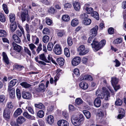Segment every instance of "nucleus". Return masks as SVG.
<instances>
[{"instance_id": "1", "label": "nucleus", "mask_w": 126, "mask_h": 126, "mask_svg": "<svg viewBox=\"0 0 126 126\" xmlns=\"http://www.w3.org/2000/svg\"><path fill=\"white\" fill-rule=\"evenodd\" d=\"M87 42L90 43L93 49L98 51L103 47L105 45V40H102L100 42H98L97 40H88Z\"/></svg>"}, {"instance_id": "2", "label": "nucleus", "mask_w": 126, "mask_h": 126, "mask_svg": "<svg viewBox=\"0 0 126 126\" xmlns=\"http://www.w3.org/2000/svg\"><path fill=\"white\" fill-rule=\"evenodd\" d=\"M83 115L80 114L79 116H73L71 118V122L73 124L76 126H79L81 124V122L84 120Z\"/></svg>"}, {"instance_id": "3", "label": "nucleus", "mask_w": 126, "mask_h": 126, "mask_svg": "<svg viewBox=\"0 0 126 126\" xmlns=\"http://www.w3.org/2000/svg\"><path fill=\"white\" fill-rule=\"evenodd\" d=\"M96 96H100V95L102 96V95H104V98L105 97V99L106 100H108V98L110 96V95L109 92L104 87L102 88V92L100 90H97L96 92Z\"/></svg>"}, {"instance_id": "4", "label": "nucleus", "mask_w": 126, "mask_h": 126, "mask_svg": "<svg viewBox=\"0 0 126 126\" xmlns=\"http://www.w3.org/2000/svg\"><path fill=\"white\" fill-rule=\"evenodd\" d=\"M21 19L22 22L25 21L26 20L27 22L29 21L30 18L28 15V10H25L21 13Z\"/></svg>"}, {"instance_id": "5", "label": "nucleus", "mask_w": 126, "mask_h": 126, "mask_svg": "<svg viewBox=\"0 0 126 126\" xmlns=\"http://www.w3.org/2000/svg\"><path fill=\"white\" fill-rule=\"evenodd\" d=\"M77 51L80 55H83L87 53L89 51L88 48H85L83 45H81L77 48Z\"/></svg>"}, {"instance_id": "6", "label": "nucleus", "mask_w": 126, "mask_h": 126, "mask_svg": "<svg viewBox=\"0 0 126 126\" xmlns=\"http://www.w3.org/2000/svg\"><path fill=\"white\" fill-rule=\"evenodd\" d=\"M98 28V26L96 25L94 27L91 29L90 30L91 35L88 39H93V38L95 37L97 33V31Z\"/></svg>"}, {"instance_id": "7", "label": "nucleus", "mask_w": 126, "mask_h": 126, "mask_svg": "<svg viewBox=\"0 0 126 126\" xmlns=\"http://www.w3.org/2000/svg\"><path fill=\"white\" fill-rule=\"evenodd\" d=\"M104 98V95H102V96L100 95V96L96 98L94 100V105L96 107H99L101 106V101L100 98L103 99Z\"/></svg>"}, {"instance_id": "8", "label": "nucleus", "mask_w": 126, "mask_h": 126, "mask_svg": "<svg viewBox=\"0 0 126 126\" xmlns=\"http://www.w3.org/2000/svg\"><path fill=\"white\" fill-rule=\"evenodd\" d=\"M53 50L55 53L57 55H60L62 53V50L60 46L57 44L54 46Z\"/></svg>"}, {"instance_id": "9", "label": "nucleus", "mask_w": 126, "mask_h": 126, "mask_svg": "<svg viewBox=\"0 0 126 126\" xmlns=\"http://www.w3.org/2000/svg\"><path fill=\"white\" fill-rule=\"evenodd\" d=\"M81 59L79 57H76L74 58L71 61L72 64L73 66H77L80 63Z\"/></svg>"}, {"instance_id": "10", "label": "nucleus", "mask_w": 126, "mask_h": 126, "mask_svg": "<svg viewBox=\"0 0 126 126\" xmlns=\"http://www.w3.org/2000/svg\"><path fill=\"white\" fill-rule=\"evenodd\" d=\"M89 6L90 5L89 4H85L84 6V9L87 14H91L94 11V10L93 8L89 7Z\"/></svg>"}, {"instance_id": "11", "label": "nucleus", "mask_w": 126, "mask_h": 126, "mask_svg": "<svg viewBox=\"0 0 126 126\" xmlns=\"http://www.w3.org/2000/svg\"><path fill=\"white\" fill-rule=\"evenodd\" d=\"M10 113V109H8V108H5L3 111V117L7 119H9Z\"/></svg>"}, {"instance_id": "12", "label": "nucleus", "mask_w": 126, "mask_h": 126, "mask_svg": "<svg viewBox=\"0 0 126 126\" xmlns=\"http://www.w3.org/2000/svg\"><path fill=\"white\" fill-rule=\"evenodd\" d=\"M46 90L45 87V85L43 83L39 85L38 88L36 89V91L37 92H44Z\"/></svg>"}, {"instance_id": "13", "label": "nucleus", "mask_w": 126, "mask_h": 126, "mask_svg": "<svg viewBox=\"0 0 126 126\" xmlns=\"http://www.w3.org/2000/svg\"><path fill=\"white\" fill-rule=\"evenodd\" d=\"M57 124L58 126H68L69 125V123L64 120H59Z\"/></svg>"}, {"instance_id": "14", "label": "nucleus", "mask_w": 126, "mask_h": 126, "mask_svg": "<svg viewBox=\"0 0 126 126\" xmlns=\"http://www.w3.org/2000/svg\"><path fill=\"white\" fill-rule=\"evenodd\" d=\"M23 115L27 118L31 120H35V117L34 116L30 115L26 111H25L23 113Z\"/></svg>"}, {"instance_id": "15", "label": "nucleus", "mask_w": 126, "mask_h": 126, "mask_svg": "<svg viewBox=\"0 0 126 126\" xmlns=\"http://www.w3.org/2000/svg\"><path fill=\"white\" fill-rule=\"evenodd\" d=\"M3 57V59L6 65H9L10 64L9 62L8 58L4 52H3L2 53Z\"/></svg>"}, {"instance_id": "16", "label": "nucleus", "mask_w": 126, "mask_h": 126, "mask_svg": "<svg viewBox=\"0 0 126 126\" xmlns=\"http://www.w3.org/2000/svg\"><path fill=\"white\" fill-rule=\"evenodd\" d=\"M8 91L10 93V97L12 99L14 98L15 97V89L14 88L11 89L8 88Z\"/></svg>"}, {"instance_id": "17", "label": "nucleus", "mask_w": 126, "mask_h": 126, "mask_svg": "<svg viewBox=\"0 0 126 126\" xmlns=\"http://www.w3.org/2000/svg\"><path fill=\"white\" fill-rule=\"evenodd\" d=\"M12 45L14 47V49L17 52H20L21 50V47L14 42L12 43Z\"/></svg>"}, {"instance_id": "18", "label": "nucleus", "mask_w": 126, "mask_h": 126, "mask_svg": "<svg viewBox=\"0 0 126 126\" xmlns=\"http://www.w3.org/2000/svg\"><path fill=\"white\" fill-rule=\"evenodd\" d=\"M25 120L26 119L25 118L22 116L18 117L16 119L17 123L19 124H22L25 121Z\"/></svg>"}, {"instance_id": "19", "label": "nucleus", "mask_w": 126, "mask_h": 126, "mask_svg": "<svg viewBox=\"0 0 126 126\" xmlns=\"http://www.w3.org/2000/svg\"><path fill=\"white\" fill-rule=\"evenodd\" d=\"M22 97L24 99H30L31 97V95L30 93L27 92H24L23 93Z\"/></svg>"}, {"instance_id": "20", "label": "nucleus", "mask_w": 126, "mask_h": 126, "mask_svg": "<svg viewBox=\"0 0 126 126\" xmlns=\"http://www.w3.org/2000/svg\"><path fill=\"white\" fill-rule=\"evenodd\" d=\"M79 85L81 88L84 90H86L88 87V84L84 81H82L80 83Z\"/></svg>"}, {"instance_id": "21", "label": "nucleus", "mask_w": 126, "mask_h": 126, "mask_svg": "<svg viewBox=\"0 0 126 126\" xmlns=\"http://www.w3.org/2000/svg\"><path fill=\"white\" fill-rule=\"evenodd\" d=\"M57 61L58 64L60 66H63L64 64V60L62 58H57Z\"/></svg>"}, {"instance_id": "22", "label": "nucleus", "mask_w": 126, "mask_h": 126, "mask_svg": "<svg viewBox=\"0 0 126 126\" xmlns=\"http://www.w3.org/2000/svg\"><path fill=\"white\" fill-rule=\"evenodd\" d=\"M22 112V110L21 108H18L14 113L13 116L14 117H16L18 115H20L21 114Z\"/></svg>"}, {"instance_id": "23", "label": "nucleus", "mask_w": 126, "mask_h": 126, "mask_svg": "<svg viewBox=\"0 0 126 126\" xmlns=\"http://www.w3.org/2000/svg\"><path fill=\"white\" fill-rule=\"evenodd\" d=\"M74 9L77 11H79L80 8L79 3L77 1H75L73 4Z\"/></svg>"}, {"instance_id": "24", "label": "nucleus", "mask_w": 126, "mask_h": 126, "mask_svg": "<svg viewBox=\"0 0 126 126\" xmlns=\"http://www.w3.org/2000/svg\"><path fill=\"white\" fill-rule=\"evenodd\" d=\"M47 121L49 124H52L54 121L53 116L51 115H48L47 118Z\"/></svg>"}, {"instance_id": "25", "label": "nucleus", "mask_w": 126, "mask_h": 126, "mask_svg": "<svg viewBox=\"0 0 126 126\" xmlns=\"http://www.w3.org/2000/svg\"><path fill=\"white\" fill-rule=\"evenodd\" d=\"M17 82V80L16 79H13L12 80L9 84L8 88H11L15 85Z\"/></svg>"}, {"instance_id": "26", "label": "nucleus", "mask_w": 126, "mask_h": 126, "mask_svg": "<svg viewBox=\"0 0 126 126\" xmlns=\"http://www.w3.org/2000/svg\"><path fill=\"white\" fill-rule=\"evenodd\" d=\"M91 15L92 16L95 18L97 20H99V16L97 12L93 11Z\"/></svg>"}, {"instance_id": "27", "label": "nucleus", "mask_w": 126, "mask_h": 126, "mask_svg": "<svg viewBox=\"0 0 126 126\" xmlns=\"http://www.w3.org/2000/svg\"><path fill=\"white\" fill-rule=\"evenodd\" d=\"M9 17L10 22L12 23L15 20V14L13 13H10L9 16Z\"/></svg>"}, {"instance_id": "28", "label": "nucleus", "mask_w": 126, "mask_h": 126, "mask_svg": "<svg viewBox=\"0 0 126 126\" xmlns=\"http://www.w3.org/2000/svg\"><path fill=\"white\" fill-rule=\"evenodd\" d=\"M83 24L85 25H88L91 23V20L90 18H87L83 20Z\"/></svg>"}, {"instance_id": "29", "label": "nucleus", "mask_w": 126, "mask_h": 126, "mask_svg": "<svg viewBox=\"0 0 126 126\" xmlns=\"http://www.w3.org/2000/svg\"><path fill=\"white\" fill-rule=\"evenodd\" d=\"M79 23L78 20L76 18L73 19L72 20L71 24L72 26L75 27L77 26Z\"/></svg>"}, {"instance_id": "30", "label": "nucleus", "mask_w": 126, "mask_h": 126, "mask_svg": "<svg viewBox=\"0 0 126 126\" xmlns=\"http://www.w3.org/2000/svg\"><path fill=\"white\" fill-rule=\"evenodd\" d=\"M16 27L17 25L16 22L10 25V29L12 32H14L16 29Z\"/></svg>"}, {"instance_id": "31", "label": "nucleus", "mask_w": 126, "mask_h": 126, "mask_svg": "<svg viewBox=\"0 0 126 126\" xmlns=\"http://www.w3.org/2000/svg\"><path fill=\"white\" fill-rule=\"evenodd\" d=\"M118 79L115 77L111 78V83L113 86L116 85L118 83Z\"/></svg>"}, {"instance_id": "32", "label": "nucleus", "mask_w": 126, "mask_h": 126, "mask_svg": "<svg viewBox=\"0 0 126 126\" xmlns=\"http://www.w3.org/2000/svg\"><path fill=\"white\" fill-rule=\"evenodd\" d=\"M83 113L87 119L90 118L91 116L90 113L88 111L84 110L83 111Z\"/></svg>"}, {"instance_id": "33", "label": "nucleus", "mask_w": 126, "mask_h": 126, "mask_svg": "<svg viewBox=\"0 0 126 126\" xmlns=\"http://www.w3.org/2000/svg\"><path fill=\"white\" fill-rule=\"evenodd\" d=\"M35 107L37 108L40 109L44 110L45 109V107L44 106L42 103H40L39 104H35Z\"/></svg>"}, {"instance_id": "34", "label": "nucleus", "mask_w": 126, "mask_h": 126, "mask_svg": "<svg viewBox=\"0 0 126 126\" xmlns=\"http://www.w3.org/2000/svg\"><path fill=\"white\" fill-rule=\"evenodd\" d=\"M7 35V33L4 30H0V37H5Z\"/></svg>"}, {"instance_id": "35", "label": "nucleus", "mask_w": 126, "mask_h": 126, "mask_svg": "<svg viewBox=\"0 0 126 126\" xmlns=\"http://www.w3.org/2000/svg\"><path fill=\"white\" fill-rule=\"evenodd\" d=\"M20 84L21 86L25 88H29L31 86V85L25 82H22L20 83Z\"/></svg>"}, {"instance_id": "36", "label": "nucleus", "mask_w": 126, "mask_h": 126, "mask_svg": "<svg viewBox=\"0 0 126 126\" xmlns=\"http://www.w3.org/2000/svg\"><path fill=\"white\" fill-rule=\"evenodd\" d=\"M39 59L40 60L44 61L45 62H47V59L44 53H42L39 55Z\"/></svg>"}, {"instance_id": "37", "label": "nucleus", "mask_w": 126, "mask_h": 126, "mask_svg": "<svg viewBox=\"0 0 126 126\" xmlns=\"http://www.w3.org/2000/svg\"><path fill=\"white\" fill-rule=\"evenodd\" d=\"M62 19L63 21L67 22L69 20L70 17L69 16L67 15H64L63 16Z\"/></svg>"}, {"instance_id": "38", "label": "nucleus", "mask_w": 126, "mask_h": 126, "mask_svg": "<svg viewBox=\"0 0 126 126\" xmlns=\"http://www.w3.org/2000/svg\"><path fill=\"white\" fill-rule=\"evenodd\" d=\"M44 113L43 110H39L37 113L38 116L40 118H42L44 116Z\"/></svg>"}, {"instance_id": "39", "label": "nucleus", "mask_w": 126, "mask_h": 126, "mask_svg": "<svg viewBox=\"0 0 126 126\" xmlns=\"http://www.w3.org/2000/svg\"><path fill=\"white\" fill-rule=\"evenodd\" d=\"M83 103V101L82 99L80 98H78L75 100V103L77 105H80Z\"/></svg>"}, {"instance_id": "40", "label": "nucleus", "mask_w": 126, "mask_h": 126, "mask_svg": "<svg viewBox=\"0 0 126 126\" xmlns=\"http://www.w3.org/2000/svg\"><path fill=\"white\" fill-rule=\"evenodd\" d=\"M123 103V101L121 99L118 98L116 99L115 102V105L117 106H120L122 105Z\"/></svg>"}, {"instance_id": "41", "label": "nucleus", "mask_w": 126, "mask_h": 126, "mask_svg": "<svg viewBox=\"0 0 126 126\" xmlns=\"http://www.w3.org/2000/svg\"><path fill=\"white\" fill-rule=\"evenodd\" d=\"M93 79L91 75H86L84 76L83 79V80H92Z\"/></svg>"}, {"instance_id": "42", "label": "nucleus", "mask_w": 126, "mask_h": 126, "mask_svg": "<svg viewBox=\"0 0 126 126\" xmlns=\"http://www.w3.org/2000/svg\"><path fill=\"white\" fill-rule=\"evenodd\" d=\"M15 67L18 70L20 71L24 68V67L23 65L16 64L15 66Z\"/></svg>"}, {"instance_id": "43", "label": "nucleus", "mask_w": 126, "mask_h": 126, "mask_svg": "<svg viewBox=\"0 0 126 126\" xmlns=\"http://www.w3.org/2000/svg\"><path fill=\"white\" fill-rule=\"evenodd\" d=\"M64 53L65 56L67 57H69L70 56V53L68 49L66 48L64 49Z\"/></svg>"}, {"instance_id": "44", "label": "nucleus", "mask_w": 126, "mask_h": 126, "mask_svg": "<svg viewBox=\"0 0 126 126\" xmlns=\"http://www.w3.org/2000/svg\"><path fill=\"white\" fill-rule=\"evenodd\" d=\"M38 122L40 126H46V124L44 121L41 119L38 120Z\"/></svg>"}, {"instance_id": "45", "label": "nucleus", "mask_w": 126, "mask_h": 126, "mask_svg": "<svg viewBox=\"0 0 126 126\" xmlns=\"http://www.w3.org/2000/svg\"><path fill=\"white\" fill-rule=\"evenodd\" d=\"M5 20V17L4 15L2 13L0 14V21L2 22H4Z\"/></svg>"}, {"instance_id": "46", "label": "nucleus", "mask_w": 126, "mask_h": 126, "mask_svg": "<svg viewBox=\"0 0 126 126\" xmlns=\"http://www.w3.org/2000/svg\"><path fill=\"white\" fill-rule=\"evenodd\" d=\"M53 46L52 43H48L47 46V49L48 50L51 51L53 48Z\"/></svg>"}, {"instance_id": "47", "label": "nucleus", "mask_w": 126, "mask_h": 126, "mask_svg": "<svg viewBox=\"0 0 126 126\" xmlns=\"http://www.w3.org/2000/svg\"><path fill=\"white\" fill-rule=\"evenodd\" d=\"M50 32L49 30L47 28H44L43 31V33L44 34H48L50 33Z\"/></svg>"}, {"instance_id": "48", "label": "nucleus", "mask_w": 126, "mask_h": 126, "mask_svg": "<svg viewBox=\"0 0 126 126\" xmlns=\"http://www.w3.org/2000/svg\"><path fill=\"white\" fill-rule=\"evenodd\" d=\"M46 23L49 25H51L52 23V21L51 19H50L48 17L46 18Z\"/></svg>"}, {"instance_id": "49", "label": "nucleus", "mask_w": 126, "mask_h": 126, "mask_svg": "<svg viewBox=\"0 0 126 126\" xmlns=\"http://www.w3.org/2000/svg\"><path fill=\"white\" fill-rule=\"evenodd\" d=\"M7 108H8V109H10V110L13 108V106L11 102H8L7 104Z\"/></svg>"}, {"instance_id": "50", "label": "nucleus", "mask_w": 126, "mask_h": 126, "mask_svg": "<svg viewBox=\"0 0 126 126\" xmlns=\"http://www.w3.org/2000/svg\"><path fill=\"white\" fill-rule=\"evenodd\" d=\"M17 96L18 99H19L21 98V95L20 90L18 89H17L16 90Z\"/></svg>"}, {"instance_id": "51", "label": "nucleus", "mask_w": 126, "mask_h": 126, "mask_svg": "<svg viewBox=\"0 0 126 126\" xmlns=\"http://www.w3.org/2000/svg\"><path fill=\"white\" fill-rule=\"evenodd\" d=\"M108 32L109 34H113L114 32V29L112 27L108 29Z\"/></svg>"}, {"instance_id": "52", "label": "nucleus", "mask_w": 126, "mask_h": 126, "mask_svg": "<svg viewBox=\"0 0 126 126\" xmlns=\"http://www.w3.org/2000/svg\"><path fill=\"white\" fill-rule=\"evenodd\" d=\"M6 98L3 95H0V102H3L6 100Z\"/></svg>"}, {"instance_id": "53", "label": "nucleus", "mask_w": 126, "mask_h": 126, "mask_svg": "<svg viewBox=\"0 0 126 126\" xmlns=\"http://www.w3.org/2000/svg\"><path fill=\"white\" fill-rule=\"evenodd\" d=\"M73 73L77 76H78L79 75V70L78 69L76 68L74 69L73 70Z\"/></svg>"}, {"instance_id": "54", "label": "nucleus", "mask_w": 126, "mask_h": 126, "mask_svg": "<svg viewBox=\"0 0 126 126\" xmlns=\"http://www.w3.org/2000/svg\"><path fill=\"white\" fill-rule=\"evenodd\" d=\"M103 112L102 111H99L97 114V116L99 117L100 118H102L103 116Z\"/></svg>"}, {"instance_id": "55", "label": "nucleus", "mask_w": 126, "mask_h": 126, "mask_svg": "<svg viewBox=\"0 0 126 126\" xmlns=\"http://www.w3.org/2000/svg\"><path fill=\"white\" fill-rule=\"evenodd\" d=\"M10 124L12 126H19L18 123H16L15 121L13 120H11Z\"/></svg>"}, {"instance_id": "56", "label": "nucleus", "mask_w": 126, "mask_h": 126, "mask_svg": "<svg viewBox=\"0 0 126 126\" xmlns=\"http://www.w3.org/2000/svg\"><path fill=\"white\" fill-rule=\"evenodd\" d=\"M41 1L43 3L47 5H49L50 3V0H41Z\"/></svg>"}, {"instance_id": "57", "label": "nucleus", "mask_w": 126, "mask_h": 126, "mask_svg": "<svg viewBox=\"0 0 126 126\" xmlns=\"http://www.w3.org/2000/svg\"><path fill=\"white\" fill-rule=\"evenodd\" d=\"M27 109L28 111L32 114H34V112L32 108L30 107H29L28 108L27 107Z\"/></svg>"}, {"instance_id": "58", "label": "nucleus", "mask_w": 126, "mask_h": 126, "mask_svg": "<svg viewBox=\"0 0 126 126\" xmlns=\"http://www.w3.org/2000/svg\"><path fill=\"white\" fill-rule=\"evenodd\" d=\"M24 50L25 51L26 53L28 54L30 56H31V52L26 47H25Z\"/></svg>"}, {"instance_id": "59", "label": "nucleus", "mask_w": 126, "mask_h": 126, "mask_svg": "<svg viewBox=\"0 0 126 126\" xmlns=\"http://www.w3.org/2000/svg\"><path fill=\"white\" fill-rule=\"evenodd\" d=\"M55 11V9L52 7H50L48 10V12L51 14H53L54 13Z\"/></svg>"}, {"instance_id": "60", "label": "nucleus", "mask_w": 126, "mask_h": 126, "mask_svg": "<svg viewBox=\"0 0 126 126\" xmlns=\"http://www.w3.org/2000/svg\"><path fill=\"white\" fill-rule=\"evenodd\" d=\"M88 17V15L86 14H83L80 16V17L82 19L86 18Z\"/></svg>"}, {"instance_id": "61", "label": "nucleus", "mask_w": 126, "mask_h": 126, "mask_svg": "<svg viewBox=\"0 0 126 126\" xmlns=\"http://www.w3.org/2000/svg\"><path fill=\"white\" fill-rule=\"evenodd\" d=\"M25 29L27 33H29L30 32L29 25L28 24H26L25 26Z\"/></svg>"}, {"instance_id": "62", "label": "nucleus", "mask_w": 126, "mask_h": 126, "mask_svg": "<svg viewBox=\"0 0 126 126\" xmlns=\"http://www.w3.org/2000/svg\"><path fill=\"white\" fill-rule=\"evenodd\" d=\"M64 33L62 31H59L57 33V35L59 37H62L64 34Z\"/></svg>"}, {"instance_id": "63", "label": "nucleus", "mask_w": 126, "mask_h": 126, "mask_svg": "<svg viewBox=\"0 0 126 126\" xmlns=\"http://www.w3.org/2000/svg\"><path fill=\"white\" fill-rule=\"evenodd\" d=\"M122 42V40H114L113 43L114 44H120Z\"/></svg>"}, {"instance_id": "64", "label": "nucleus", "mask_w": 126, "mask_h": 126, "mask_svg": "<svg viewBox=\"0 0 126 126\" xmlns=\"http://www.w3.org/2000/svg\"><path fill=\"white\" fill-rule=\"evenodd\" d=\"M29 47L31 50H33L34 48L36 47L35 45L32 44H29Z\"/></svg>"}]
</instances>
